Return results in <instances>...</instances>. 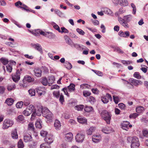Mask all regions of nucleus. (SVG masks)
I'll use <instances>...</instances> for the list:
<instances>
[{
	"mask_svg": "<svg viewBox=\"0 0 148 148\" xmlns=\"http://www.w3.org/2000/svg\"><path fill=\"white\" fill-rule=\"evenodd\" d=\"M43 108L42 106L39 107L36 111V112H34V116L36 115L38 116H40L42 114H43Z\"/></svg>",
	"mask_w": 148,
	"mask_h": 148,
	"instance_id": "obj_19",
	"label": "nucleus"
},
{
	"mask_svg": "<svg viewBox=\"0 0 148 148\" xmlns=\"http://www.w3.org/2000/svg\"><path fill=\"white\" fill-rule=\"evenodd\" d=\"M61 31L60 30L59 32L61 33H68L69 32V30L64 27H61Z\"/></svg>",
	"mask_w": 148,
	"mask_h": 148,
	"instance_id": "obj_52",
	"label": "nucleus"
},
{
	"mask_svg": "<svg viewBox=\"0 0 148 148\" xmlns=\"http://www.w3.org/2000/svg\"><path fill=\"white\" fill-rule=\"evenodd\" d=\"M24 145L22 140L20 139L18 143V148H23Z\"/></svg>",
	"mask_w": 148,
	"mask_h": 148,
	"instance_id": "obj_46",
	"label": "nucleus"
},
{
	"mask_svg": "<svg viewBox=\"0 0 148 148\" xmlns=\"http://www.w3.org/2000/svg\"><path fill=\"white\" fill-rule=\"evenodd\" d=\"M21 73L19 69H17L15 73L12 74V78L13 81L17 82L20 79V75Z\"/></svg>",
	"mask_w": 148,
	"mask_h": 148,
	"instance_id": "obj_8",
	"label": "nucleus"
},
{
	"mask_svg": "<svg viewBox=\"0 0 148 148\" xmlns=\"http://www.w3.org/2000/svg\"><path fill=\"white\" fill-rule=\"evenodd\" d=\"M118 20L119 22V23L124 27H125V21L124 20V18H122L119 17V16H118Z\"/></svg>",
	"mask_w": 148,
	"mask_h": 148,
	"instance_id": "obj_36",
	"label": "nucleus"
},
{
	"mask_svg": "<svg viewBox=\"0 0 148 148\" xmlns=\"http://www.w3.org/2000/svg\"><path fill=\"white\" fill-rule=\"evenodd\" d=\"M118 35L121 37L127 38L130 36V32L129 31L123 32L122 30H120L118 33Z\"/></svg>",
	"mask_w": 148,
	"mask_h": 148,
	"instance_id": "obj_15",
	"label": "nucleus"
},
{
	"mask_svg": "<svg viewBox=\"0 0 148 148\" xmlns=\"http://www.w3.org/2000/svg\"><path fill=\"white\" fill-rule=\"evenodd\" d=\"M0 61L3 65H4L7 64L8 63H9V61H8V60L5 58H1L0 59Z\"/></svg>",
	"mask_w": 148,
	"mask_h": 148,
	"instance_id": "obj_44",
	"label": "nucleus"
},
{
	"mask_svg": "<svg viewBox=\"0 0 148 148\" xmlns=\"http://www.w3.org/2000/svg\"><path fill=\"white\" fill-rule=\"evenodd\" d=\"M36 112V109L32 105H30L27 107L26 109L23 112V114L25 116L29 115L32 113V116H34V112Z\"/></svg>",
	"mask_w": 148,
	"mask_h": 148,
	"instance_id": "obj_3",
	"label": "nucleus"
},
{
	"mask_svg": "<svg viewBox=\"0 0 148 148\" xmlns=\"http://www.w3.org/2000/svg\"><path fill=\"white\" fill-rule=\"evenodd\" d=\"M48 79L46 77H42V78L41 82L44 86H47L48 84Z\"/></svg>",
	"mask_w": 148,
	"mask_h": 148,
	"instance_id": "obj_39",
	"label": "nucleus"
},
{
	"mask_svg": "<svg viewBox=\"0 0 148 148\" xmlns=\"http://www.w3.org/2000/svg\"><path fill=\"white\" fill-rule=\"evenodd\" d=\"M42 32H44L41 30L38 29L35 30L34 32H32V33L35 36H39L40 34L42 35Z\"/></svg>",
	"mask_w": 148,
	"mask_h": 148,
	"instance_id": "obj_31",
	"label": "nucleus"
},
{
	"mask_svg": "<svg viewBox=\"0 0 148 148\" xmlns=\"http://www.w3.org/2000/svg\"><path fill=\"white\" fill-rule=\"evenodd\" d=\"M14 5L18 8L23 9L27 12H31L34 14L35 13V12L34 10L30 8L27 5L23 4L20 1H18L15 3Z\"/></svg>",
	"mask_w": 148,
	"mask_h": 148,
	"instance_id": "obj_2",
	"label": "nucleus"
},
{
	"mask_svg": "<svg viewBox=\"0 0 148 148\" xmlns=\"http://www.w3.org/2000/svg\"><path fill=\"white\" fill-rule=\"evenodd\" d=\"M101 116L107 124H110L111 115L110 113H109L106 110H104L101 112Z\"/></svg>",
	"mask_w": 148,
	"mask_h": 148,
	"instance_id": "obj_4",
	"label": "nucleus"
},
{
	"mask_svg": "<svg viewBox=\"0 0 148 148\" xmlns=\"http://www.w3.org/2000/svg\"><path fill=\"white\" fill-rule=\"evenodd\" d=\"M42 121L41 120H38L35 123L36 127V128L40 129L42 127L41 124Z\"/></svg>",
	"mask_w": 148,
	"mask_h": 148,
	"instance_id": "obj_42",
	"label": "nucleus"
},
{
	"mask_svg": "<svg viewBox=\"0 0 148 148\" xmlns=\"http://www.w3.org/2000/svg\"><path fill=\"white\" fill-rule=\"evenodd\" d=\"M23 102L22 101L18 102L16 104V107L17 108H21L23 105Z\"/></svg>",
	"mask_w": 148,
	"mask_h": 148,
	"instance_id": "obj_53",
	"label": "nucleus"
},
{
	"mask_svg": "<svg viewBox=\"0 0 148 148\" xmlns=\"http://www.w3.org/2000/svg\"><path fill=\"white\" fill-rule=\"evenodd\" d=\"M33 47L38 51L41 54L43 53V50L42 48L39 44L36 43L33 45Z\"/></svg>",
	"mask_w": 148,
	"mask_h": 148,
	"instance_id": "obj_16",
	"label": "nucleus"
},
{
	"mask_svg": "<svg viewBox=\"0 0 148 148\" xmlns=\"http://www.w3.org/2000/svg\"><path fill=\"white\" fill-rule=\"evenodd\" d=\"M65 138L68 141H71L73 138V134L71 132L68 133L66 134Z\"/></svg>",
	"mask_w": 148,
	"mask_h": 148,
	"instance_id": "obj_29",
	"label": "nucleus"
},
{
	"mask_svg": "<svg viewBox=\"0 0 148 148\" xmlns=\"http://www.w3.org/2000/svg\"><path fill=\"white\" fill-rule=\"evenodd\" d=\"M76 31L79 34L82 35H84L85 34V32L83 30L79 28L76 29Z\"/></svg>",
	"mask_w": 148,
	"mask_h": 148,
	"instance_id": "obj_59",
	"label": "nucleus"
},
{
	"mask_svg": "<svg viewBox=\"0 0 148 148\" xmlns=\"http://www.w3.org/2000/svg\"><path fill=\"white\" fill-rule=\"evenodd\" d=\"M128 3L127 0H120L119 4L121 6H125L127 5Z\"/></svg>",
	"mask_w": 148,
	"mask_h": 148,
	"instance_id": "obj_41",
	"label": "nucleus"
},
{
	"mask_svg": "<svg viewBox=\"0 0 148 148\" xmlns=\"http://www.w3.org/2000/svg\"><path fill=\"white\" fill-rule=\"evenodd\" d=\"M24 79L27 81L29 82H31L34 81V78H32L29 76H26L24 77Z\"/></svg>",
	"mask_w": 148,
	"mask_h": 148,
	"instance_id": "obj_45",
	"label": "nucleus"
},
{
	"mask_svg": "<svg viewBox=\"0 0 148 148\" xmlns=\"http://www.w3.org/2000/svg\"><path fill=\"white\" fill-rule=\"evenodd\" d=\"M55 80V78L54 76H51L48 77V81L49 86H50V84H52L53 83Z\"/></svg>",
	"mask_w": 148,
	"mask_h": 148,
	"instance_id": "obj_28",
	"label": "nucleus"
},
{
	"mask_svg": "<svg viewBox=\"0 0 148 148\" xmlns=\"http://www.w3.org/2000/svg\"><path fill=\"white\" fill-rule=\"evenodd\" d=\"M11 136L13 139H17L18 138V135L16 129L12 131Z\"/></svg>",
	"mask_w": 148,
	"mask_h": 148,
	"instance_id": "obj_37",
	"label": "nucleus"
},
{
	"mask_svg": "<svg viewBox=\"0 0 148 148\" xmlns=\"http://www.w3.org/2000/svg\"><path fill=\"white\" fill-rule=\"evenodd\" d=\"M48 132H47L44 131L43 130H42L41 132L40 133V134L43 137H45L46 136L48 135H47Z\"/></svg>",
	"mask_w": 148,
	"mask_h": 148,
	"instance_id": "obj_57",
	"label": "nucleus"
},
{
	"mask_svg": "<svg viewBox=\"0 0 148 148\" xmlns=\"http://www.w3.org/2000/svg\"><path fill=\"white\" fill-rule=\"evenodd\" d=\"M125 11L123 10V8H120L118 11L115 13V15L116 16H119L120 14H122L125 12Z\"/></svg>",
	"mask_w": 148,
	"mask_h": 148,
	"instance_id": "obj_43",
	"label": "nucleus"
},
{
	"mask_svg": "<svg viewBox=\"0 0 148 148\" xmlns=\"http://www.w3.org/2000/svg\"><path fill=\"white\" fill-rule=\"evenodd\" d=\"M14 124L13 121L9 119H5L3 123V128L6 129L11 127Z\"/></svg>",
	"mask_w": 148,
	"mask_h": 148,
	"instance_id": "obj_6",
	"label": "nucleus"
},
{
	"mask_svg": "<svg viewBox=\"0 0 148 148\" xmlns=\"http://www.w3.org/2000/svg\"><path fill=\"white\" fill-rule=\"evenodd\" d=\"M40 148H50V146L46 143L42 144L40 145Z\"/></svg>",
	"mask_w": 148,
	"mask_h": 148,
	"instance_id": "obj_55",
	"label": "nucleus"
},
{
	"mask_svg": "<svg viewBox=\"0 0 148 148\" xmlns=\"http://www.w3.org/2000/svg\"><path fill=\"white\" fill-rule=\"evenodd\" d=\"M129 122L127 121H124L121 124V127L123 129L126 130H127L129 129L128 125L130 124Z\"/></svg>",
	"mask_w": 148,
	"mask_h": 148,
	"instance_id": "obj_21",
	"label": "nucleus"
},
{
	"mask_svg": "<svg viewBox=\"0 0 148 148\" xmlns=\"http://www.w3.org/2000/svg\"><path fill=\"white\" fill-rule=\"evenodd\" d=\"M84 108V105H79L74 107V108L78 111H82Z\"/></svg>",
	"mask_w": 148,
	"mask_h": 148,
	"instance_id": "obj_40",
	"label": "nucleus"
},
{
	"mask_svg": "<svg viewBox=\"0 0 148 148\" xmlns=\"http://www.w3.org/2000/svg\"><path fill=\"white\" fill-rule=\"evenodd\" d=\"M136 112L139 113L143 112L144 110V108L142 106L137 107L136 108Z\"/></svg>",
	"mask_w": 148,
	"mask_h": 148,
	"instance_id": "obj_34",
	"label": "nucleus"
},
{
	"mask_svg": "<svg viewBox=\"0 0 148 148\" xmlns=\"http://www.w3.org/2000/svg\"><path fill=\"white\" fill-rule=\"evenodd\" d=\"M32 138L31 135L28 134H26L24 136V141L26 143L31 141Z\"/></svg>",
	"mask_w": 148,
	"mask_h": 148,
	"instance_id": "obj_23",
	"label": "nucleus"
},
{
	"mask_svg": "<svg viewBox=\"0 0 148 148\" xmlns=\"http://www.w3.org/2000/svg\"><path fill=\"white\" fill-rule=\"evenodd\" d=\"M133 16L131 14H129L123 17L124 20L125 21V28H128L129 27V25L128 23L131 21Z\"/></svg>",
	"mask_w": 148,
	"mask_h": 148,
	"instance_id": "obj_9",
	"label": "nucleus"
},
{
	"mask_svg": "<svg viewBox=\"0 0 148 148\" xmlns=\"http://www.w3.org/2000/svg\"><path fill=\"white\" fill-rule=\"evenodd\" d=\"M77 119L78 121L80 123L86 124L87 123V119L81 116H79L77 118Z\"/></svg>",
	"mask_w": 148,
	"mask_h": 148,
	"instance_id": "obj_24",
	"label": "nucleus"
},
{
	"mask_svg": "<svg viewBox=\"0 0 148 148\" xmlns=\"http://www.w3.org/2000/svg\"><path fill=\"white\" fill-rule=\"evenodd\" d=\"M134 76L138 79H139L141 78V76L140 75L138 72H135L134 74Z\"/></svg>",
	"mask_w": 148,
	"mask_h": 148,
	"instance_id": "obj_58",
	"label": "nucleus"
},
{
	"mask_svg": "<svg viewBox=\"0 0 148 148\" xmlns=\"http://www.w3.org/2000/svg\"><path fill=\"white\" fill-rule=\"evenodd\" d=\"M91 93L89 91L85 90L83 92V95L85 97H87L90 95Z\"/></svg>",
	"mask_w": 148,
	"mask_h": 148,
	"instance_id": "obj_63",
	"label": "nucleus"
},
{
	"mask_svg": "<svg viewBox=\"0 0 148 148\" xmlns=\"http://www.w3.org/2000/svg\"><path fill=\"white\" fill-rule=\"evenodd\" d=\"M35 75L37 77H40L42 75V71L39 68H36L34 70Z\"/></svg>",
	"mask_w": 148,
	"mask_h": 148,
	"instance_id": "obj_20",
	"label": "nucleus"
},
{
	"mask_svg": "<svg viewBox=\"0 0 148 148\" xmlns=\"http://www.w3.org/2000/svg\"><path fill=\"white\" fill-rule=\"evenodd\" d=\"M14 100L12 98H9L7 99L5 101V102L7 103L8 105L10 106L12 105L14 102Z\"/></svg>",
	"mask_w": 148,
	"mask_h": 148,
	"instance_id": "obj_38",
	"label": "nucleus"
},
{
	"mask_svg": "<svg viewBox=\"0 0 148 148\" xmlns=\"http://www.w3.org/2000/svg\"><path fill=\"white\" fill-rule=\"evenodd\" d=\"M90 86V85L86 84H83L80 85V87L82 89H84L85 88H89Z\"/></svg>",
	"mask_w": 148,
	"mask_h": 148,
	"instance_id": "obj_54",
	"label": "nucleus"
},
{
	"mask_svg": "<svg viewBox=\"0 0 148 148\" xmlns=\"http://www.w3.org/2000/svg\"><path fill=\"white\" fill-rule=\"evenodd\" d=\"M142 133L143 136L148 137V131L147 130H143Z\"/></svg>",
	"mask_w": 148,
	"mask_h": 148,
	"instance_id": "obj_64",
	"label": "nucleus"
},
{
	"mask_svg": "<svg viewBox=\"0 0 148 148\" xmlns=\"http://www.w3.org/2000/svg\"><path fill=\"white\" fill-rule=\"evenodd\" d=\"M29 95L31 96H34L35 95V90L34 89H30L28 90Z\"/></svg>",
	"mask_w": 148,
	"mask_h": 148,
	"instance_id": "obj_50",
	"label": "nucleus"
},
{
	"mask_svg": "<svg viewBox=\"0 0 148 148\" xmlns=\"http://www.w3.org/2000/svg\"><path fill=\"white\" fill-rule=\"evenodd\" d=\"M101 101L104 103H107L110 100V101H112V99L111 95L108 93L106 95L101 97Z\"/></svg>",
	"mask_w": 148,
	"mask_h": 148,
	"instance_id": "obj_10",
	"label": "nucleus"
},
{
	"mask_svg": "<svg viewBox=\"0 0 148 148\" xmlns=\"http://www.w3.org/2000/svg\"><path fill=\"white\" fill-rule=\"evenodd\" d=\"M130 81L135 86H137L139 84L141 85L142 84V82L141 81L134 79H131Z\"/></svg>",
	"mask_w": 148,
	"mask_h": 148,
	"instance_id": "obj_22",
	"label": "nucleus"
},
{
	"mask_svg": "<svg viewBox=\"0 0 148 148\" xmlns=\"http://www.w3.org/2000/svg\"><path fill=\"white\" fill-rule=\"evenodd\" d=\"M61 124L59 121L57 119H56L55 120L54 126L56 130H59L61 127Z\"/></svg>",
	"mask_w": 148,
	"mask_h": 148,
	"instance_id": "obj_25",
	"label": "nucleus"
},
{
	"mask_svg": "<svg viewBox=\"0 0 148 148\" xmlns=\"http://www.w3.org/2000/svg\"><path fill=\"white\" fill-rule=\"evenodd\" d=\"M131 5L133 9L132 13L134 14H135L136 12V6L133 3H131Z\"/></svg>",
	"mask_w": 148,
	"mask_h": 148,
	"instance_id": "obj_61",
	"label": "nucleus"
},
{
	"mask_svg": "<svg viewBox=\"0 0 148 148\" xmlns=\"http://www.w3.org/2000/svg\"><path fill=\"white\" fill-rule=\"evenodd\" d=\"M75 85L73 83L71 84L70 85L67 87L68 91L69 92H72L74 91L75 90Z\"/></svg>",
	"mask_w": 148,
	"mask_h": 148,
	"instance_id": "obj_26",
	"label": "nucleus"
},
{
	"mask_svg": "<svg viewBox=\"0 0 148 148\" xmlns=\"http://www.w3.org/2000/svg\"><path fill=\"white\" fill-rule=\"evenodd\" d=\"M101 140V135H93L92 137V140L95 143L99 142Z\"/></svg>",
	"mask_w": 148,
	"mask_h": 148,
	"instance_id": "obj_17",
	"label": "nucleus"
},
{
	"mask_svg": "<svg viewBox=\"0 0 148 148\" xmlns=\"http://www.w3.org/2000/svg\"><path fill=\"white\" fill-rule=\"evenodd\" d=\"M42 35L49 39H53L56 36L54 34L49 32H42Z\"/></svg>",
	"mask_w": 148,
	"mask_h": 148,
	"instance_id": "obj_13",
	"label": "nucleus"
},
{
	"mask_svg": "<svg viewBox=\"0 0 148 148\" xmlns=\"http://www.w3.org/2000/svg\"><path fill=\"white\" fill-rule=\"evenodd\" d=\"M96 130L95 127H91L86 131L87 134L88 135H91L92 133L95 132Z\"/></svg>",
	"mask_w": 148,
	"mask_h": 148,
	"instance_id": "obj_30",
	"label": "nucleus"
},
{
	"mask_svg": "<svg viewBox=\"0 0 148 148\" xmlns=\"http://www.w3.org/2000/svg\"><path fill=\"white\" fill-rule=\"evenodd\" d=\"M127 140L129 143H131V148H139L140 144L137 137L135 136L132 137H129L127 138Z\"/></svg>",
	"mask_w": 148,
	"mask_h": 148,
	"instance_id": "obj_1",
	"label": "nucleus"
},
{
	"mask_svg": "<svg viewBox=\"0 0 148 148\" xmlns=\"http://www.w3.org/2000/svg\"><path fill=\"white\" fill-rule=\"evenodd\" d=\"M102 132L105 134H108L113 132V130L112 127H106L103 128Z\"/></svg>",
	"mask_w": 148,
	"mask_h": 148,
	"instance_id": "obj_18",
	"label": "nucleus"
},
{
	"mask_svg": "<svg viewBox=\"0 0 148 148\" xmlns=\"http://www.w3.org/2000/svg\"><path fill=\"white\" fill-rule=\"evenodd\" d=\"M64 38L66 43L71 46L73 45V42L68 36L66 35L65 36H64Z\"/></svg>",
	"mask_w": 148,
	"mask_h": 148,
	"instance_id": "obj_27",
	"label": "nucleus"
},
{
	"mask_svg": "<svg viewBox=\"0 0 148 148\" xmlns=\"http://www.w3.org/2000/svg\"><path fill=\"white\" fill-rule=\"evenodd\" d=\"M37 145V142L34 141L29 143L28 145V146L29 148H36Z\"/></svg>",
	"mask_w": 148,
	"mask_h": 148,
	"instance_id": "obj_35",
	"label": "nucleus"
},
{
	"mask_svg": "<svg viewBox=\"0 0 148 148\" xmlns=\"http://www.w3.org/2000/svg\"><path fill=\"white\" fill-rule=\"evenodd\" d=\"M16 64V63L15 61L13 60L10 61L8 64L6 66L7 71L9 73H11L12 69V65H15Z\"/></svg>",
	"mask_w": 148,
	"mask_h": 148,
	"instance_id": "obj_12",
	"label": "nucleus"
},
{
	"mask_svg": "<svg viewBox=\"0 0 148 148\" xmlns=\"http://www.w3.org/2000/svg\"><path fill=\"white\" fill-rule=\"evenodd\" d=\"M45 140L47 144H48V145H49L53 143V135L51 134L47 135L45 138Z\"/></svg>",
	"mask_w": 148,
	"mask_h": 148,
	"instance_id": "obj_14",
	"label": "nucleus"
},
{
	"mask_svg": "<svg viewBox=\"0 0 148 148\" xmlns=\"http://www.w3.org/2000/svg\"><path fill=\"white\" fill-rule=\"evenodd\" d=\"M92 71H93L96 74L99 76H102L103 75V74L102 72L97 70H95L93 69H92Z\"/></svg>",
	"mask_w": 148,
	"mask_h": 148,
	"instance_id": "obj_49",
	"label": "nucleus"
},
{
	"mask_svg": "<svg viewBox=\"0 0 148 148\" xmlns=\"http://www.w3.org/2000/svg\"><path fill=\"white\" fill-rule=\"evenodd\" d=\"M54 12L56 14H57L60 16H61L63 14L62 12L59 10L57 9H55L54 10Z\"/></svg>",
	"mask_w": 148,
	"mask_h": 148,
	"instance_id": "obj_51",
	"label": "nucleus"
},
{
	"mask_svg": "<svg viewBox=\"0 0 148 148\" xmlns=\"http://www.w3.org/2000/svg\"><path fill=\"white\" fill-rule=\"evenodd\" d=\"M43 116L48 119H51L53 116L52 112L46 107L44 108L43 109Z\"/></svg>",
	"mask_w": 148,
	"mask_h": 148,
	"instance_id": "obj_5",
	"label": "nucleus"
},
{
	"mask_svg": "<svg viewBox=\"0 0 148 148\" xmlns=\"http://www.w3.org/2000/svg\"><path fill=\"white\" fill-rule=\"evenodd\" d=\"M84 110L85 111L87 112H93L94 110L92 106H86Z\"/></svg>",
	"mask_w": 148,
	"mask_h": 148,
	"instance_id": "obj_33",
	"label": "nucleus"
},
{
	"mask_svg": "<svg viewBox=\"0 0 148 148\" xmlns=\"http://www.w3.org/2000/svg\"><path fill=\"white\" fill-rule=\"evenodd\" d=\"M35 89L39 96L44 95L46 93V89L44 88L39 87L36 88Z\"/></svg>",
	"mask_w": 148,
	"mask_h": 148,
	"instance_id": "obj_11",
	"label": "nucleus"
},
{
	"mask_svg": "<svg viewBox=\"0 0 148 148\" xmlns=\"http://www.w3.org/2000/svg\"><path fill=\"white\" fill-rule=\"evenodd\" d=\"M89 101L91 104H93L96 101V100L94 97L92 96H90L88 99Z\"/></svg>",
	"mask_w": 148,
	"mask_h": 148,
	"instance_id": "obj_48",
	"label": "nucleus"
},
{
	"mask_svg": "<svg viewBox=\"0 0 148 148\" xmlns=\"http://www.w3.org/2000/svg\"><path fill=\"white\" fill-rule=\"evenodd\" d=\"M113 99L114 101L116 104L118 103L119 101V99L117 96H113Z\"/></svg>",
	"mask_w": 148,
	"mask_h": 148,
	"instance_id": "obj_62",
	"label": "nucleus"
},
{
	"mask_svg": "<svg viewBox=\"0 0 148 148\" xmlns=\"http://www.w3.org/2000/svg\"><path fill=\"white\" fill-rule=\"evenodd\" d=\"M28 129L29 130H31L32 131H34V127L33 124L29 123L28 126Z\"/></svg>",
	"mask_w": 148,
	"mask_h": 148,
	"instance_id": "obj_60",
	"label": "nucleus"
},
{
	"mask_svg": "<svg viewBox=\"0 0 148 148\" xmlns=\"http://www.w3.org/2000/svg\"><path fill=\"white\" fill-rule=\"evenodd\" d=\"M15 88L16 86L14 84L9 85L8 86L7 89L8 91H11L15 89Z\"/></svg>",
	"mask_w": 148,
	"mask_h": 148,
	"instance_id": "obj_47",
	"label": "nucleus"
},
{
	"mask_svg": "<svg viewBox=\"0 0 148 148\" xmlns=\"http://www.w3.org/2000/svg\"><path fill=\"white\" fill-rule=\"evenodd\" d=\"M64 66L68 69L70 70L72 68L71 64L69 62L66 61L64 63Z\"/></svg>",
	"mask_w": 148,
	"mask_h": 148,
	"instance_id": "obj_32",
	"label": "nucleus"
},
{
	"mask_svg": "<svg viewBox=\"0 0 148 148\" xmlns=\"http://www.w3.org/2000/svg\"><path fill=\"white\" fill-rule=\"evenodd\" d=\"M138 115V114L137 113H134L131 114L129 116V117L130 119H135Z\"/></svg>",
	"mask_w": 148,
	"mask_h": 148,
	"instance_id": "obj_56",
	"label": "nucleus"
},
{
	"mask_svg": "<svg viewBox=\"0 0 148 148\" xmlns=\"http://www.w3.org/2000/svg\"><path fill=\"white\" fill-rule=\"evenodd\" d=\"M84 138L85 134L84 132H80L76 135L75 139L77 142L80 143L83 141Z\"/></svg>",
	"mask_w": 148,
	"mask_h": 148,
	"instance_id": "obj_7",
	"label": "nucleus"
}]
</instances>
